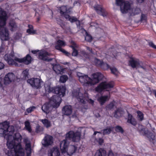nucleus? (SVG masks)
<instances>
[{
  "instance_id": "32",
  "label": "nucleus",
  "mask_w": 156,
  "mask_h": 156,
  "mask_svg": "<svg viewBox=\"0 0 156 156\" xmlns=\"http://www.w3.org/2000/svg\"><path fill=\"white\" fill-rule=\"evenodd\" d=\"M108 97L107 96H102L98 98V101L101 105H102L105 103L108 99Z\"/></svg>"
},
{
  "instance_id": "52",
  "label": "nucleus",
  "mask_w": 156,
  "mask_h": 156,
  "mask_svg": "<svg viewBox=\"0 0 156 156\" xmlns=\"http://www.w3.org/2000/svg\"><path fill=\"white\" fill-rule=\"evenodd\" d=\"M4 84V80L2 78L0 77V87H2L3 84Z\"/></svg>"
},
{
  "instance_id": "24",
  "label": "nucleus",
  "mask_w": 156,
  "mask_h": 156,
  "mask_svg": "<svg viewBox=\"0 0 156 156\" xmlns=\"http://www.w3.org/2000/svg\"><path fill=\"white\" fill-rule=\"evenodd\" d=\"M72 45L70 46V47L72 48L73 51L72 53V55L74 56H77L78 54V51L76 49L77 47L76 43L73 41H71Z\"/></svg>"
},
{
  "instance_id": "42",
  "label": "nucleus",
  "mask_w": 156,
  "mask_h": 156,
  "mask_svg": "<svg viewBox=\"0 0 156 156\" xmlns=\"http://www.w3.org/2000/svg\"><path fill=\"white\" fill-rule=\"evenodd\" d=\"M138 115L137 116L138 118V119L140 121H142L143 119L144 118V116L143 114L140 111H138L137 112Z\"/></svg>"
},
{
  "instance_id": "18",
  "label": "nucleus",
  "mask_w": 156,
  "mask_h": 156,
  "mask_svg": "<svg viewBox=\"0 0 156 156\" xmlns=\"http://www.w3.org/2000/svg\"><path fill=\"white\" fill-rule=\"evenodd\" d=\"M8 124L7 122L0 123V134H5L6 133Z\"/></svg>"
},
{
  "instance_id": "4",
  "label": "nucleus",
  "mask_w": 156,
  "mask_h": 156,
  "mask_svg": "<svg viewBox=\"0 0 156 156\" xmlns=\"http://www.w3.org/2000/svg\"><path fill=\"white\" fill-rule=\"evenodd\" d=\"M7 20L6 12L0 8V37L2 41H6L9 38V34L5 26Z\"/></svg>"
},
{
  "instance_id": "37",
  "label": "nucleus",
  "mask_w": 156,
  "mask_h": 156,
  "mask_svg": "<svg viewBox=\"0 0 156 156\" xmlns=\"http://www.w3.org/2000/svg\"><path fill=\"white\" fill-rule=\"evenodd\" d=\"M68 79V76L66 75H62L61 76L59 80L62 83L65 82Z\"/></svg>"
},
{
  "instance_id": "11",
  "label": "nucleus",
  "mask_w": 156,
  "mask_h": 156,
  "mask_svg": "<svg viewBox=\"0 0 156 156\" xmlns=\"http://www.w3.org/2000/svg\"><path fill=\"white\" fill-rule=\"evenodd\" d=\"M52 55L45 51H41L38 55L39 58L43 60L49 62L54 60L55 61H56L55 59L54 58H50L49 56Z\"/></svg>"
},
{
  "instance_id": "33",
  "label": "nucleus",
  "mask_w": 156,
  "mask_h": 156,
  "mask_svg": "<svg viewBox=\"0 0 156 156\" xmlns=\"http://www.w3.org/2000/svg\"><path fill=\"white\" fill-rule=\"evenodd\" d=\"M26 150L27 151V156H30L31 149L30 144L28 143L26 144Z\"/></svg>"
},
{
  "instance_id": "62",
  "label": "nucleus",
  "mask_w": 156,
  "mask_h": 156,
  "mask_svg": "<svg viewBox=\"0 0 156 156\" xmlns=\"http://www.w3.org/2000/svg\"><path fill=\"white\" fill-rule=\"evenodd\" d=\"M38 51L34 50V51H31V52H32V53H33L34 54H36Z\"/></svg>"
},
{
  "instance_id": "8",
  "label": "nucleus",
  "mask_w": 156,
  "mask_h": 156,
  "mask_svg": "<svg viewBox=\"0 0 156 156\" xmlns=\"http://www.w3.org/2000/svg\"><path fill=\"white\" fill-rule=\"evenodd\" d=\"M73 96L77 99L78 101L83 104L85 103V100L87 101L93 105L94 101L91 99H85L82 94L80 92L79 90H74L72 92Z\"/></svg>"
},
{
  "instance_id": "31",
  "label": "nucleus",
  "mask_w": 156,
  "mask_h": 156,
  "mask_svg": "<svg viewBox=\"0 0 156 156\" xmlns=\"http://www.w3.org/2000/svg\"><path fill=\"white\" fill-rule=\"evenodd\" d=\"M41 121L43 123L44 126L47 128L50 127L51 126L50 122L47 119H41Z\"/></svg>"
},
{
  "instance_id": "27",
  "label": "nucleus",
  "mask_w": 156,
  "mask_h": 156,
  "mask_svg": "<svg viewBox=\"0 0 156 156\" xmlns=\"http://www.w3.org/2000/svg\"><path fill=\"white\" fill-rule=\"evenodd\" d=\"M106 151L103 149L100 148L96 152L94 156H105Z\"/></svg>"
},
{
  "instance_id": "58",
  "label": "nucleus",
  "mask_w": 156,
  "mask_h": 156,
  "mask_svg": "<svg viewBox=\"0 0 156 156\" xmlns=\"http://www.w3.org/2000/svg\"><path fill=\"white\" fill-rule=\"evenodd\" d=\"M86 48L91 53L94 54V52L92 51V48L88 47H86Z\"/></svg>"
},
{
  "instance_id": "14",
  "label": "nucleus",
  "mask_w": 156,
  "mask_h": 156,
  "mask_svg": "<svg viewBox=\"0 0 156 156\" xmlns=\"http://www.w3.org/2000/svg\"><path fill=\"white\" fill-rule=\"evenodd\" d=\"M140 62L139 60L135 58H131L129 61L128 65L133 68H139Z\"/></svg>"
},
{
  "instance_id": "9",
  "label": "nucleus",
  "mask_w": 156,
  "mask_h": 156,
  "mask_svg": "<svg viewBox=\"0 0 156 156\" xmlns=\"http://www.w3.org/2000/svg\"><path fill=\"white\" fill-rule=\"evenodd\" d=\"M27 82L31 87L35 89L41 88L43 85V82L40 78H31L27 80Z\"/></svg>"
},
{
  "instance_id": "10",
  "label": "nucleus",
  "mask_w": 156,
  "mask_h": 156,
  "mask_svg": "<svg viewBox=\"0 0 156 156\" xmlns=\"http://www.w3.org/2000/svg\"><path fill=\"white\" fill-rule=\"evenodd\" d=\"M113 87L114 83L113 82H102L95 88V90L96 91L100 93L104 89L112 88Z\"/></svg>"
},
{
  "instance_id": "63",
  "label": "nucleus",
  "mask_w": 156,
  "mask_h": 156,
  "mask_svg": "<svg viewBox=\"0 0 156 156\" xmlns=\"http://www.w3.org/2000/svg\"><path fill=\"white\" fill-rule=\"evenodd\" d=\"M136 1L138 3H142L144 1V0H136Z\"/></svg>"
},
{
  "instance_id": "23",
  "label": "nucleus",
  "mask_w": 156,
  "mask_h": 156,
  "mask_svg": "<svg viewBox=\"0 0 156 156\" xmlns=\"http://www.w3.org/2000/svg\"><path fill=\"white\" fill-rule=\"evenodd\" d=\"M7 129L6 130L7 132L5 134L8 135V137H12V135L15 130L14 127L12 126H9L8 123Z\"/></svg>"
},
{
  "instance_id": "43",
  "label": "nucleus",
  "mask_w": 156,
  "mask_h": 156,
  "mask_svg": "<svg viewBox=\"0 0 156 156\" xmlns=\"http://www.w3.org/2000/svg\"><path fill=\"white\" fill-rule=\"evenodd\" d=\"M43 129H44L42 127L37 125L36 127V131L37 133H38L42 132Z\"/></svg>"
},
{
  "instance_id": "40",
  "label": "nucleus",
  "mask_w": 156,
  "mask_h": 156,
  "mask_svg": "<svg viewBox=\"0 0 156 156\" xmlns=\"http://www.w3.org/2000/svg\"><path fill=\"white\" fill-rule=\"evenodd\" d=\"M110 69L111 70L112 73V74L116 76H117L118 75L119 72L117 69L116 68L114 67H110Z\"/></svg>"
},
{
  "instance_id": "48",
  "label": "nucleus",
  "mask_w": 156,
  "mask_h": 156,
  "mask_svg": "<svg viewBox=\"0 0 156 156\" xmlns=\"http://www.w3.org/2000/svg\"><path fill=\"white\" fill-rule=\"evenodd\" d=\"M94 61L96 65L100 67H101V65L102 63L103 62L102 61H101L96 58H95Z\"/></svg>"
},
{
  "instance_id": "19",
  "label": "nucleus",
  "mask_w": 156,
  "mask_h": 156,
  "mask_svg": "<svg viewBox=\"0 0 156 156\" xmlns=\"http://www.w3.org/2000/svg\"><path fill=\"white\" fill-rule=\"evenodd\" d=\"M60 152L58 148L57 147H54L48 151V156H59Z\"/></svg>"
},
{
  "instance_id": "44",
  "label": "nucleus",
  "mask_w": 156,
  "mask_h": 156,
  "mask_svg": "<svg viewBox=\"0 0 156 156\" xmlns=\"http://www.w3.org/2000/svg\"><path fill=\"white\" fill-rule=\"evenodd\" d=\"M114 106L115 105L114 103L111 102L106 107V109L107 110H111L114 108Z\"/></svg>"
},
{
  "instance_id": "60",
  "label": "nucleus",
  "mask_w": 156,
  "mask_h": 156,
  "mask_svg": "<svg viewBox=\"0 0 156 156\" xmlns=\"http://www.w3.org/2000/svg\"><path fill=\"white\" fill-rule=\"evenodd\" d=\"M108 156H115L112 151H110L108 154Z\"/></svg>"
},
{
  "instance_id": "56",
  "label": "nucleus",
  "mask_w": 156,
  "mask_h": 156,
  "mask_svg": "<svg viewBox=\"0 0 156 156\" xmlns=\"http://www.w3.org/2000/svg\"><path fill=\"white\" fill-rule=\"evenodd\" d=\"M103 140L101 138H99L98 142L100 145H101L103 143Z\"/></svg>"
},
{
  "instance_id": "21",
  "label": "nucleus",
  "mask_w": 156,
  "mask_h": 156,
  "mask_svg": "<svg viewBox=\"0 0 156 156\" xmlns=\"http://www.w3.org/2000/svg\"><path fill=\"white\" fill-rule=\"evenodd\" d=\"M124 113V111L121 108H117L113 114V116L116 118L121 117Z\"/></svg>"
},
{
  "instance_id": "17",
  "label": "nucleus",
  "mask_w": 156,
  "mask_h": 156,
  "mask_svg": "<svg viewBox=\"0 0 156 156\" xmlns=\"http://www.w3.org/2000/svg\"><path fill=\"white\" fill-rule=\"evenodd\" d=\"M53 108L49 103H45L42 107L41 108L43 111L44 113L48 114L49 111Z\"/></svg>"
},
{
  "instance_id": "61",
  "label": "nucleus",
  "mask_w": 156,
  "mask_h": 156,
  "mask_svg": "<svg viewBox=\"0 0 156 156\" xmlns=\"http://www.w3.org/2000/svg\"><path fill=\"white\" fill-rule=\"evenodd\" d=\"M60 25L61 27L63 29H64L65 28V25L64 23L63 22L61 23L60 24Z\"/></svg>"
},
{
  "instance_id": "46",
  "label": "nucleus",
  "mask_w": 156,
  "mask_h": 156,
  "mask_svg": "<svg viewBox=\"0 0 156 156\" xmlns=\"http://www.w3.org/2000/svg\"><path fill=\"white\" fill-rule=\"evenodd\" d=\"M86 35L85 37V40L89 42H90L92 40V37L86 33Z\"/></svg>"
},
{
  "instance_id": "22",
  "label": "nucleus",
  "mask_w": 156,
  "mask_h": 156,
  "mask_svg": "<svg viewBox=\"0 0 156 156\" xmlns=\"http://www.w3.org/2000/svg\"><path fill=\"white\" fill-rule=\"evenodd\" d=\"M13 140L17 144H20L22 139V136L19 133H16L14 134Z\"/></svg>"
},
{
  "instance_id": "41",
  "label": "nucleus",
  "mask_w": 156,
  "mask_h": 156,
  "mask_svg": "<svg viewBox=\"0 0 156 156\" xmlns=\"http://www.w3.org/2000/svg\"><path fill=\"white\" fill-rule=\"evenodd\" d=\"M101 68L104 70H106L108 69L110 67L106 63H104L103 62L100 67Z\"/></svg>"
},
{
  "instance_id": "12",
  "label": "nucleus",
  "mask_w": 156,
  "mask_h": 156,
  "mask_svg": "<svg viewBox=\"0 0 156 156\" xmlns=\"http://www.w3.org/2000/svg\"><path fill=\"white\" fill-rule=\"evenodd\" d=\"M61 99L60 97L57 95H54L51 98L49 102L53 108H56L59 106Z\"/></svg>"
},
{
  "instance_id": "54",
  "label": "nucleus",
  "mask_w": 156,
  "mask_h": 156,
  "mask_svg": "<svg viewBox=\"0 0 156 156\" xmlns=\"http://www.w3.org/2000/svg\"><path fill=\"white\" fill-rule=\"evenodd\" d=\"M139 68H141L143 69L144 70L146 71V70L147 67L145 66H143L141 65V62L140 63V65H139Z\"/></svg>"
},
{
  "instance_id": "59",
  "label": "nucleus",
  "mask_w": 156,
  "mask_h": 156,
  "mask_svg": "<svg viewBox=\"0 0 156 156\" xmlns=\"http://www.w3.org/2000/svg\"><path fill=\"white\" fill-rule=\"evenodd\" d=\"M4 65L2 62H0V69H3L4 67Z\"/></svg>"
},
{
  "instance_id": "55",
  "label": "nucleus",
  "mask_w": 156,
  "mask_h": 156,
  "mask_svg": "<svg viewBox=\"0 0 156 156\" xmlns=\"http://www.w3.org/2000/svg\"><path fill=\"white\" fill-rule=\"evenodd\" d=\"M84 74L82 73H77V75L79 77V80H80V77H82Z\"/></svg>"
},
{
  "instance_id": "39",
  "label": "nucleus",
  "mask_w": 156,
  "mask_h": 156,
  "mask_svg": "<svg viewBox=\"0 0 156 156\" xmlns=\"http://www.w3.org/2000/svg\"><path fill=\"white\" fill-rule=\"evenodd\" d=\"M23 79H26L28 78L29 75L28 70L26 69L23 71Z\"/></svg>"
},
{
  "instance_id": "25",
  "label": "nucleus",
  "mask_w": 156,
  "mask_h": 156,
  "mask_svg": "<svg viewBox=\"0 0 156 156\" xmlns=\"http://www.w3.org/2000/svg\"><path fill=\"white\" fill-rule=\"evenodd\" d=\"M53 69L54 71L57 74L61 73L63 70V69L59 65H54L52 64Z\"/></svg>"
},
{
  "instance_id": "7",
  "label": "nucleus",
  "mask_w": 156,
  "mask_h": 156,
  "mask_svg": "<svg viewBox=\"0 0 156 156\" xmlns=\"http://www.w3.org/2000/svg\"><path fill=\"white\" fill-rule=\"evenodd\" d=\"M124 0H115L116 4L118 6H120V10L123 14H126L128 12L131 8L133 2L131 1H124Z\"/></svg>"
},
{
  "instance_id": "50",
  "label": "nucleus",
  "mask_w": 156,
  "mask_h": 156,
  "mask_svg": "<svg viewBox=\"0 0 156 156\" xmlns=\"http://www.w3.org/2000/svg\"><path fill=\"white\" fill-rule=\"evenodd\" d=\"M140 12V9L138 8H135L133 11L134 15H136L139 13Z\"/></svg>"
},
{
  "instance_id": "26",
  "label": "nucleus",
  "mask_w": 156,
  "mask_h": 156,
  "mask_svg": "<svg viewBox=\"0 0 156 156\" xmlns=\"http://www.w3.org/2000/svg\"><path fill=\"white\" fill-rule=\"evenodd\" d=\"M65 46V42L63 41L59 40L57 41V45L55 46L56 49L60 51V49H62V47H64Z\"/></svg>"
},
{
  "instance_id": "64",
  "label": "nucleus",
  "mask_w": 156,
  "mask_h": 156,
  "mask_svg": "<svg viewBox=\"0 0 156 156\" xmlns=\"http://www.w3.org/2000/svg\"><path fill=\"white\" fill-rule=\"evenodd\" d=\"M28 27L29 28V29H33V27L31 25H28Z\"/></svg>"
},
{
  "instance_id": "20",
  "label": "nucleus",
  "mask_w": 156,
  "mask_h": 156,
  "mask_svg": "<svg viewBox=\"0 0 156 156\" xmlns=\"http://www.w3.org/2000/svg\"><path fill=\"white\" fill-rule=\"evenodd\" d=\"M72 112V106L70 105L65 106L62 109V112L65 115H70Z\"/></svg>"
},
{
  "instance_id": "49",
  "label": "nucleus",
  "mask_w": 156,
  "mask_h": 156,
  "mask_svg": "<svg viewBox=\"0 0 156 156\" xmlns=\"http://www.w3.org/2000/svg\"><path fill=\"white\" fill-rule=\"evenodd\" d=\"M27 32L30 34H34L36 33V31L34 30L33 29H28L27 30Z\"/></svg>"
},
{
  "instance_id": "34",
  "label": "nucleus",
  "mask_w": 156,
  "mask_h": 156,
  "mask_svg": "<svg viewBox=\"0 0 156 156\" xmlns=\"http://www.w3.org/2000/svg\"><path fill=\"white\" fill-rule=\"evenodd\" d=\"M112 128L110 127H108L107 128L101 130V131H103V135L109 134L111 133V131L112 130Z\"/></svg>"
},
{
  "instance_id": "28",
  "label": "nucleus",
  "mask_w": 156,
  "mask_h": 156,
  "mask_svg": "<svg viewBox=\"0 0 156 156\" xmlns=\"http://www.w3.org/2000/svg\"><path fill=\"white\" fill-rule=\"evenodd\" d=\"M127 122L133 126L136 125L137 124L136 122L135 119L133 118L132 115L129 114H128V119Z\"/></svg>"
},
{
  "instance_id": "35",
  "label": "nucleus",
  "mask_w": 156,
  "mask_h": 156,
  "mask_svg": "<svg viewBox=\"0 0 156 156\" xmlns=\"http://www.w3.org/2000/svg\"><path fill=\"white\" fill-rule=\"evenodd\" d=\"M9 27L11 28L10 30L13 31L16 27L17 26L15 22L12 20L10 22Z\"/></svg>"
},
{
  "instance_id": "57",
  "label": "nucleus",
  "mask_w": 156,
  "mask_h": 156,
  "mask_svg": "<svg viewBox=\"0 0 156 156\" xmlns=\"http://www.w3.org/2000/svg\"><path fill=\"white\" fill-rule=\"evenodd\" d=\"M5 48L4 45H2L0 47V53L4 51Z\"/></svg>"
},
{
  "instance_id": "6",
  "label": "nucleus",
  "mask_w": 156,
  "mask_h": 156,
  "mask_svg": "<svg viewBox=\"0 0 156 156\" xmlns=\"http://www.w3.org/2000/svg\"><path fill=\"white\" fill-rule=\"evenodd\" d=\"M44 87L46 91L49 93L58 94L59 95V97H63L65 94L66 88L63 86L52 87L49 84H46L44 85Z\"/></svg>"
},
{
  "instance_id": "15",
  "label": "nucleus",
  "mask_w": 156,
  "mask_h": 156,
  "mask_svg": "<svg viewBox=\"0 0 156 156\" xmlns=\"http://www.w3.org/2000/svg\"><path fill=\"white\" fill-rule=\"evenodd\" d=\"M53 143V137L51 136L47 135L44 138L42 143L44 146L46 147L51 145Z\"/></svg>"
},
{
  "instance_id": "36",
  "label": "nucleus",
  "mask_w": 156,
  "mask_h": 156,
  "mask_svg": "<svg viewBox=\"0 0 156 156\" xmlns=\"http://www.w3.org/2000/svg\"><path fill=\"white\" fill-rule=\"evenodd\" d=\"M25 126L26 129L29 132H31L32 131V129L29 122L28 121H26L25 122Z\"/></svg>"
},
{
  "instance_id": "45",
  "label": "nucleus",
  "mask_w": 156,
  "mask_h": 156,
  "mask_svg": "<svg viewBox=\"0 0 156 156\" xmlns=\"http://www.w3.org/2000/svg\"><path fill=\"white\" fill-rule=\"evenodd\" d=\"M115 131L118 132H120L122 133L124 132V130L120 126H117L115 127Z\"/></svg>"
},
{
  "instance_id": "38",
  "label": "nucleus",
  "mask_w": 156,
  "mask_h": 156,
  "mask_svg": "<svg viewBox=\"0 0 156 156\" xmlns=\"http://www.w3.org/2000/svg\"><path fill=\"white\" fill-rule=\"evenodd\" d=\"M147 137L149 140L152 141L155 139V135L152 133H150L147 134Z\"/></svg>"
},
{
  "instance_id": "13",
  "label": "nucleus",
  "mask_w": 156,
  "mask_h": 156,
  "mask_svg": "<svg viewBox=\"0 0 156 156\" xmlns=\"http://www.w3.org/2000/svg\"><path fill=\"white\" fill-rule=\"evenodd\" d=\"M15 79V76L14 74L12 73H9L6 74L4 79V84L7 85L14 80Z\"/></svg>"
},
{
  "instance_id": "5",
  "label": "nucleus",
  "mask_w": 156,
  "mask_h": 156,
  "mask_svg": "<svg viewBox=\"0 0 156 156\" xmlns=\"http://www.w3.org/2000/svg\"><path fill=\"white\" fill-rule=\"evenodd\" d=\"M92 76V78L91 79L87 75L84 74L82 77L80 78L79 81L82 83L91 86L98 83L103 77V75L99 73L93 74Z\"/></svg>"
},
{
  "instance_id": "16",
  "label": "nucleus",
  "mask_w": 156,
  "mask_h": 156,
  "mask_svg": "<svg viewBox=\"0 0 156 156\" xmlns=\"http://www.w3.org/2000/svg\"><path fill=\"white\" fill-rule=\"evenodd\" d=\"M94 7L95 10L98 14L101 15L104 17L106 16L107 12L101 6L97 5L95 6Z\"/></svg>"
},
{
  "instance_id": "1",
  "label": "nucleus",
  "mask_w": 156,
  "mask_h": 156,
  "mask_svg": "<svg viewBox=\"0 0 156 156\" xmlns=\"http://www.w3.org/2000/svg\"><path fill=\"white\" fill-rule=\"evenodd\" d=\"M81 135V133L77 132L74 133L72 131H70L66 135V139L62 141L60 143V148L62 153L67 152L69 154H73L76 150L77 148L74 145H70L67 149L69 143L67 140H72L74 142L79 141Z\"/></svg>"
},
{
  "instance_id": "30",
  "label": "nucleus",
  "mask_w": 156,
  "mask_h": 156,
  "mask_svg": "<svg viewBox=\"0 0 156 156\" xmlns=\"http://www.w3.org/2000/svg\"><path fill=\"white\" fill-rule=\"evenodd\" d=\"M65 13L63 15L66 19L72 23L76 22L77 20V19L76 18L74 17H71L69 15Z\"/></svg>"
},
{
  "instance_id": "47",
  "label": "nucleus",
  "mask_w": 156,
  "mask_h": 156,
  "mask_svg": "<svg viewBox=\"0 0 156 156\" xmlns=\"http://www.w3.org/2000/svg\"><path fill=\"white\" fill-rule=\"evenodd\" d=\"M60 50H60L59 51L62 52L65 55L69 57L71 56V54L66 51L65 49H62Z\"/></svg>"
},
{
  "instance_id": "53",
  "label": "nucleus",
  "mask_w": 156,
  "mask_h": 156,
  "mask_svg": "<svg viewBox=\"0 0 156 156\" xmlns=\"http://www.w3.org/2000/svg\"><path fill=\"white\" fill-rule=\"evenodd\" d=\"M149 45L152 48L156 49V45H155L152 42H150L149 43Z\"/></svg>"
},
{
  "instance_id": "51",
  "label": "nucleus",
  "mask_w": 156,
  "mask_h": 156,
  "mask_svg": "<svg viewBox=\"0 0 156 156\" xmlns=\"http://www.w3.org/2000/svg\"><path fill=\"white\" fill-rule=\"evenodd\" d=\"M35 108V107L33 106L32 107H30L27 109V111L28 113H30L32 112L34 109Z\"/></svg>"
},
{
  "instance_id": "2",
  "label": "nucleus",
  "mask_w": 156,
  "mask_h": 156,
  "mask_svg": "<svg viewBox=\"0 0 156 156\" xmlns=\"http://www.w3.org/2000/svg\"><path fill=\"white\" fill-rule=\"evenodd\" d=\"M4 58L9 65H14L16 66H18L16 62L19 63L23 62L26 64H28L31 62L32 59L31 56L29 54L23 58H18L15 56L13 51H12L9 54H5Z\"/></svg>"
},
{
  "instance_id": "3",
  "label": "nucleus",
  "mask_w": 156,
  "mask_h": 156,
  "mask_svg": "<svg viewBox=\"0 0 156 156\" xmlns=\"http://www.w3.org/2000/svg\"><path fill=\"white\" fill-rule=\"evenodd\" d=\"M12 137H8L7 140V145L10 150L8 152V156H24V150L21 147L20 144H17L13 140L11 141L10 139Z\"/></svg>"
},
{
  "instance_id": "29",
  "label": "nucleus",
  "mask_w": 156,
  "mask_h": 156,
  "mask_svg": "<svg viewBox=\"0 0 156 156\" xmlns=\"http://www.w3.org/2000/svg\"><path fill=\"white\" fill-rule=\"evenodd\" d=\"M60 13L62 15L65 13H68L70 11V9H67V7L65 6H62L60 8Z\"/></svg>"
}]
</instances>
